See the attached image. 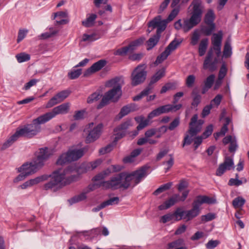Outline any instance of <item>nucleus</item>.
<instances>
[{
	"label": "nucleus",
	"instance_id": "obj_23",
	"mask_svg": "<svg viewBox=\"0 0 249 249\" xmlns=\"http://www.w3.org/2000/svg\"><path fill=\"white\" fill-rule=\"evenodd\" d=\"M214 105L216 106L218 105V95L215 96L214 98L211 101V104L209 105L206 106L203 108L201 113V116L202 117H205L210 113V110Z\"/></svg>",
	"mask_w": 249,
	"mask_h": 249
},
{
	"label": "nucleus",
	"instance_id": "obj_52",
	"mask_svg": "<svg viewBox=\"0 0 249 249\" xmlns=\"http://www.w3.org/2000/svg\"><path fill=\"white\" fill-rule=\"evenodd\" d=\"M113 144H109L105 147H103L99 150V153L104 155L110 152L113 149Z\"/></svg>",
	"mask_w": 249,
	"mask_h": 249
},
{
	"label": "nucleus",
	"instance_id": "obj_61",
	"mask_svg": "<svg viewBox=\"0 0 249 249\" xmlns=\"http://www.w3.org/2000/svg\"><path fill=\"white\" fill-rule=\"evenodd\" d=\"M37 82L38 80L36 79H33L31 80L29 82H27L25 85L23 89L26 90H28L29 89H30L31 87L36 85Z\"/></svg>",
	"mask_w": 249,
	"mask_h": 249
},
{
	"label": "nucleus",
	"instance_id": "obj_48",
	"mask_svg": "<svg viewBox=\"0 0 249 249\" xmlns=\"http://www.w3.org/2000/svg\"><path fill=\"white\" fill-rule=\"evenodd\" d=\"M120 201V199L119 197H114L110 198V199L103 202V203L105 205V207L109 206V205H113L115 204H117Z\"/></svg>",
	"mask_w": 249,
	"mask_h": 249
},
{
	"label": "nucleus",
	"instance_id": "obj_43",
	"mask_svg": "<svg viewBox=\"0 0 249 249\" xmlns=\"http://www.w3.org/2000/svg\"><path fill=\"white\" fill-rule=\"evenodd\" d=\"M62 102L59 98H58L57 95H55L52 97L47 103L46 105V108H50L54 106V105Z\"/></svg>",
	"mask_w": 249,
	"mask_h": 249
},
{
	"label": "nucleus",
	"instance_id": "obj_36",
	"mask_svg": "<svg viewBox=\"0 0 249 249\" xmlns=\"http://www.w3.org/2000/svg\"><path fill=\"white\" fill-rule=\"evenodd\" d=\"M101 162L102 160L98 159L93 162L88 163L84 166L87 170H92L100 165Z\"/></svg>",
	"mask_w": 249,
	"mask_h": 249
},
{
	"label": "nucleus",
	"instance_id": "obj_27",
	"mask_svg": "<svg viewBox=\"0 0 249 249\" xmlns=\"http://www.w3.org/2000/svg\"><path fill=\"white\" fill-rule=\"evenodd\" d=\"M219 63H222V65L220 67V70H219V85L221 83V81L223 79L225 76H226L228 69L227 67V64L225 62L223 61V60L221 61H219Z\"/></svg>",
	"mask_w": 249,
	"mask_h": 249
},
{
	"label": "nucleus",
	"instance_id": "obj_22",
	"mask_svg": "<svg viewBox=\"0 0 249 249\" xmlns=\"http://www.w3.org/2000/svg\"><path fill=\"white\" fill-rule=\"evenodd\" d=\"M21 137L17 130L15 133L11 136L7 140L3 143L1 146V150H5L10 146L15 141Z\"/></svg>",
	"mask_w": 249,
	"mask_h": 249
},
{
	"label": "nucleus",
	"instance_id": "obj_46",
	"mask_svg": "<svg viewBox=\"0 0 249 249\" xmlns=\"http://www.w3.org/2000/svg\"><path fill=\"white\" fill-rule=\"evenodd\" d=\"M170 54V52H168L167 50H165L164 52L157 57L155 63L160 64L162 63Z\"/></svg>",
	"mask_w": 249,
	"mask_h": 249
},
{
	"label": "nucleus",
	"instance_id": "obj_14",
	"mask_svg": "<svg viewBox=\"0 0 249 249\" xmlns=\"http://www.w3.org/2000/svg\"><path fill=\"white\" fill-rule=\"evenodd\" d=\"M70 104L69 103H63L57 107H54L51 112L44 114L48 121L58 114H64L67 113L70 109Z\"/></svg>",
	"mask_w": 249,
	"mask_h": 249
},
{
	"label": "nucleus",
	"instance_id": "obj_13",
	"mask_svg": "<svg viewBox=\"0 0 249 249\" xmlns=\"http://www.w3.org/2000/svg\"><path fill=\"white\" fill-rule=\"evenodd\" d=\"M215 19V15L213 11L210 9L208 11L204 17V22L206 26L202 28L203 33L206 36L211 35L215 28V25L213 23Z\"/></svg>",
	"mask_w": 249,
	"mask_h": 249
},
{
	"label": "nucleus",
	"instance_id": "obj_4",
	"mask_svg": "<svg viewBox=\"0 0 249 249\" xmlns=\"http://www.w3.org/2000/svg\"><path fill=\"white\" fill-rule=\"evenodd\" d=\"M148 167L142 166L139 169L132 172L130 173H124L123 184L122 187L123 190H126L129 188H133L139 184L147 175Z\"/></svg>",
	"mask_w": 249,
	"mask_h": 249
},
{
	"label": "nucleus",
	"instance_id": "obj_63",
	"mask_svg": "<svg viewBox=\"0 0 249 249\" xmlns=\"http://www.w3.org/2000/svg\"><path fill=\"white\" fill-rule=\"evenodd\" d=\"M160 114H161L160 112V109H159V108L158 107V108L154 109L152 111H151L148 114L147 118L150 120L151 119L153 118L154 117L158 116H159Z\"/></svg>",
	"mask_w": 249,
	"mask_h": 249
},
{
	"label": "nucleus",
	"instance_id": "obj_64",
	"mask_svg": "<svg viewBox=\"0 0 249 249\" xmlns=\"http://www.w3.org/2000/svg\"><path fill=\"white\" fill-rule=\"evenodd\" d=\"M243 183L242 180H240L238 178H231L229 182L230 185H235L238 186Z\"/></svg>",
	"mask_w": 249,
	"mask_h": 249
},
{
	"label": "nucleus",
	"instance_id": "obj_50",
	"mask_svg": "<svg viewBox=\"0 0 249 249\" xmlns=\"http://www.w3.org/2000/svg\"><path fill=\"white\" fill-rule=\"evenodd\" d=\"M82 70L81 69L74 70L69 72V77L71 79H74L78 78L81 74Z\"/></svg>",
	"mask_w": 249,
	"mask_h": 249
},
{
	"label": "nucleus",
	"instance_id": "obj_39",
	"mask_svg": "<svg viewBox=\"0 0 249 249\" xmlns=\"http://www.w3.org/2000/svg\"><path fill=\"white\" fill-rule=\"evenodd\" d=\"M111 173V170L107 169L103 172L98 174L93 178L95 181H100L104 179L106 177L108 176Z\"/></svg>",
	"mask_w": 249,
	"mask_h": 249
},
{
	"label": "nucleus",
	"instance_id": "obj_44",
	"mask_svg": "<svg viewBox=\"0 0 249 249\" xmlns=\"http://www.w3.org/2000/svg\"><path fill=\"white\" fill-rule=\"evenodd\" d=\"M201 127L198 125H192L189 126V129L188 130L189 135L191 137H194L197 135V134L200 131Z\"/></svg>",
	"mask_w": 249,
	"mask_h": 249
},
{
	"label": "nucleus",
	"instance_id": "obj_24",
	"mask_svg": "<svg viewBox=\"0 0 249 249\" xmlns=\"http://www.w3.org/2000/svg\"><path fill=\"white\" fill-rule=\"evenodd\" d=\"M161 33H157L153 36L152 37H150L148 40L147 41V44L148 48L147 49L148 50H151L154 46H155L158 42H159L160 37Z\"/></svg>",
	"mask_w": 249,
	"mask_h": 249
},
{
	"label": "nucleus",
	"instance_id": "obj_2",
	"mask_svg": "<svg viewBox=\"0 0 249 249\" xmlns=\"http://www.w3.org/2000/svg\"><path fill=\"white\" fill-rule=\"evenodd\" d=\"M50 155L51 152L48 148L39 149L33 160L30 163L23 164L18 168V172H23L27 177L34 174L44 166Z\"/></svg>",
	"mask_w": 249,
	"mask_h": 249
},
{
	"label": "nucleus",
	"instance_id": "obj_6",
	"mask_svg": "<svg viewBox=\"0 0 249 249\" xmlns=\"http://www.w3.org/2000/svg\"><path fill=\"white\" fill-rule=\"evenodd\" d=\"M192 5L193 6L192 16L190 19H184L183 23V30L187 32L201 21L203 6L199 0H194Z\"/></svg>",
	"mask_w": 249,
	"mask_h": 249
},
{
	"label": "nucleus",
	"instance_id": "obj_47",
	"mask_svg": "<svg viewBox=\"0 0 249 249\" xmlns=\"http://www.w3.org/2000/svg\"><path fill=\"white\" fill-rule=\"evenodd\" d=\"M200 35L198 30H195L191 37V44L192 45H196L197 44L198 40L200 38Z\"/></svg>",
	"mask_w": 249,
	"mask_h": 249
},
{
	"label": "nucleus",
	"instance_id": "obj_17",
	"mask_svg": "<svg viewBox=\"0 0 249 249\" xmlns=\"http://www.w3.org/2000/svg\"><path fill=\"white\" fill-rule=\"evenodd\" d=\"M107 64V61L105 60L101 59L94 63L88 69L84 72L85 77L89 75L99 71Z\"/></svg>",
	"mask_w": 249,
	"mask_h": 249
},
{
	"label": "nucleus",
	"instance_id": "obj_54",
	"mask_svg": "<svg viewBox=\"0 0 249 249\" xmlns=\"http://www.w3.org/2000/svg\"><path fill=\"white\" fill-rule=\"evenodd\" d=\"M213 131V126L212 124H210L206 127L205 130L202 134V136H203V138L206 139L210 136L212 134Z\"/></svg>",
	"mask_w": 249,
	"mask_h": 249
},
{
	"label": "nucleus",
	"instance_id": "obj_26",
	"mask_svg": "<svg viewBox=\"0 0 249 249\" xmlns=\"http://www.w3.org/2000/svg\"><path fill=\"white\" fill-rule=\"evenodd\" d=\"M135 121L139 123V125L137 127L138 131L142 129L147 125H148L149 120V119H145L143 116H138L135 118Z\"/></svg>",
	"mask_w": 249,
	"mask_h": 249
},
{
	"label": "nucleus",
	"instance_id": "obj_62",
	"mask_svg": "<svg viewBox=\"0 0 249 249\" xmlns=\"http://www.w3.org/2000/svg\"><path fill=\"white\" fill-rule=\"evenodd\" d=\"M215 217L214 214L211 213H209L206 215H202L201 216V221L202 222H205L211 221V220L213 219Z\"/></svg>",
	"mask_w": 249,
	"mask_h": 249
},
{
	"label": "nucleus",
	"instance_id": "obj_20",
	"mask_svg": "<svg viewBox=\"0 0 249 249\" xmlns=\"http://www.w3.org/2000/svg\"><path fill=\"white\" fill-rule=\"evenodd\" d=\"M194 202L199 207L202 204L206 203L211 204L216 203V199L206 196H199L195 199Z\"/></svg>",
	"mask_w": 249,
	"mask_h": 249
},
{
	"label": "nucleus",
	"instance_id": "obj_21",
	"mask_svg": "<svg viewBox=\"0 0 249 249\" xmlns=\"http://www.w3.org/2000/svg\"><path fill=\"white\" fill-rule=\"evenodd\" d=\"M231 41L230 37L229 36L225 43L222 59L223 58H228L231 55L232 49L231 45Z\"/></svg>",
	"mask_w": 249,
	"mask_h": 249
},
{
	"label": "nucleus",
	"instance_id": "obj_25",
	"mask_svg": "<svg viewBox=\"0 0 249 249\" xmlns=\"http://www.w3.org/2000/svg\"><path fill=\"white\" fill-rule=\"evenodd\" d=\"M136 109L135 105L134 104H131L129 105H127L123 107L119 113V115L120 118H122L124 116L127 115L131 111H133Z\"/></svg>",
	"mask_w": 249,
	"mask_h": 249
},
{
	"label": "nucleus",
	"instance_id": "obj_59",
	"mask_svg": "<svg viewBox=\"0 0 249 249\" xmlns=\"http://www.w3.org/2000/svg\"><path fill=\"white\" fill-rule=\"evenodd\" d=\"M161 114L172 111V105H166L159 107Z\"/></svg>",
	"mask_w": 249,
	"mask_h": 249
},
{
	"label": "nucleus",
	"instance_id": "obj_31",
	"mask_svg": "<svg viewBox=\"0 0 249 249\" xmlns=\"http://www.w3.org/2000/svg\"><path fill=\"white\" fill-rule=\"evenodd\" d=\"M223 125L219 131V136H224L228 130V125L231 122V120L229 117H226L223 120Z\"/></svg>",
	"mask_w": 249,
	"mask_h": 249
},
{
	"label": "nucleus",
	"instance_id": "obj_49",
	"mask_svg": "<svg viewBox=\"0 0 249 249\" xmlns=\"http://www.w3.org/2000/svg\"><path fill=\"white\" fill-rule=\"evenodd\" d=\"M71 92L69 90H62L56 94L58 98L61 102H63L67 97L69 96Z\"/></svg>",
	"mask_w": 249,
	"mask_h": 249
},
{
	"label": "nucleus",
	"instance_id": "obj_60",
	"mask_svg": "<svg viewBox=\"0 0 249 249\" xmlns=\"http://www.w3.org/2000/svg\"><path fill=\"white\" fill-rule=\"evenodd\" d=\"M180 121L178 117L176 118L169 124L168 129L170 130H173L179 124Z\"/></svg>",
	"mask_w": 249,
	"mask_h": 249
},
{
	"label": "nucleus",
	"instance_id": "obj_15",
	"mask_svg": "<svg viewBox=\"0 0 249 249\" xmlns=\"http://www.w3.org/2000/svg\"><path fill=\"white\" fill-rule=\"evenodd\" d=\"M167 22L165 20H161L160 16L156 17L148 23V28H151V30L157 28V33H161L166 28Z\"/></svg>",
	"mask_w": 249,
	"mask_h": 249
},
{
	"label": "nucleus",
	"instance_id": "obj_19",
	"mask_svg": "<svg viewBox=\"0 0 249 249\" xmlns=\"http://www.w3.org/2000/svg\"><path fill=\"white\" fill-rule=\"evenodd\" d=\"M179 201V195L175 194L169 199L165 201L158 207L160 210H166L173 206L176 203Z\"/></svg>",
	"mask_w": 249,
	"mask_h": 249
},
{
	"label": "nucleus",
	"instance_id": "obj_42",
	"mask_svg": "<svg viewBox=\"0 0 249 249\" xmlns=\"http://www.w3.org/2000/svg\"><path fill=\"white\" fill-rule=\"evenodd\" d=\"M245 203V200L241 197H237L232 201V205L235 208H239L242 207Z\"/></svg>",
	"mask_w": 249,
	"mask_h": 249
},
{
	"label": "nucleus",
	"instance_id": "obj_56",
	"mask_svg": "<svg viewBox=\"0 0 249 249\" xmlns=\"http://www.w3.org/2000/svg\"><path fill=\"white\" fill-rule=\"evenodd\" d=\"M179 12V9L178 8H175L174 9L169 16L168 17L167 19L165 20L167 21V22L171 21L178 15V13Z\"/></svg>",
	"mask_w": 249,
	"mask_h": 249
},
{
	"label": "nucleus",
	"instance_id": "obj_28",
	"mask_svg": "<svg viewBox=\"0 0 249 249\" xmlns=\"http://www.w3.org/2000/svg\"><path fill=\"white\" fill-rule=\"evenodd\" d=\"M144 41V38H140L131 42L128 46H127L129 52H131L135 50L137 48L142 45Z\"/></svg>",
	"mask_w": 249,
	"mask_h": 249
},
{
	"label": "nucleus",
	"instance_id": "obj_7",
	"mask_svg": "<svg viewBox=\"0 0 249 249\" xmlns=\"http://www.w3.org/2000/svg\"><path fill=\"white\" fill-rule=\"evenodd\" d=\"M212 41L213 48L209 51L204 62L203 68L213 71L216 69L218 65V34L213 35Z\"/></svg>",
	"mask_w": 249,
	"mask_h": 249
},
{
	"label": "nucleus",
	"instance_id": "obj_9",
	"mask_svg": "<svg viewBox=\"0 0 249 249\" xmlns=\"http://www.w3.org/2000/svg\"><path fill=\"white\" fill-rule=\"evenodd\" d=\"M146 69L145 64H140L135 68L131 74L132 86H136L144 82L147 76Z\"/></svg>",
	"mask_w": 249,
	"mask_h": 249
},
{
	"label": "nucleus",
	"instance_id": "obj_53",
	"mask_svg": "<svg viewBox=\"0 0 249 249\" xmlns=\"http://www.w3.org/2000/svg\"><path fill=\"white\" fill-rule=\"evenodd\" d=\"M196 79V77L194 75H189L188 76H187L186 80V86L189 87H192L193 86V84L195 83Z\"/></svg>",
	"mask_w": 249,
	"mask_h": 249
},
{
	"label": "nucleus",
	"instance_id": "obj_57",
	"mask_svg": "<svg viewBox=\"0 0 249 249\" xmlns=\"http://www.w3.org/2000/svg\"><path fill=\"white\" fill-rule=\"evenodd\" d=\"M179 12V9L178 8H175L174 9L169 16L168 17L167 19L165 20L167 21V22L171 21L178 15V13Z\"/></svg>",
	"mask_w": 249,
	"mask_h": 249
},
{
	"label": "nucleus",
	"instance_id": "obj_51",
	"mask_svg": "<svg viewBox=\"0 0 249 249\" xmlns=\"http://www.w3.org/2000/svg\"><path fill=\"white\" fill-rule=\"evenodd\" d=\"M215 76L213 74H211L209 76L204 82V85L207 87L211 88L214 81Z\"/></svg>",
	"mask_w": 249,
	"mask_h": 249
},
{
	"label": "nucleus",
	"instance_id": "obj_3",
	"mask_svg": "<svg viewBox=\"0 0 249 249\" xmlns=\"http://www.w3.org/2000/svg\"><path fill=\"white\" fill-rule=\"evenodd\" d=\"M122 81V78L116 77L107 82L106 86L112 87V89L105 94L100 104L98 105L97 108L100 109L107 105L109 101L113 102L118 101L122 95L121 84Z\"/></svg>",
	"mask_w": 249,
	"mask_h": 249
},
{
	"label": "nucleus",
	"instance_id": "obj_32",
	"mask_svg": "<svg viewBox=\"0 0 249 249\" xmlns=\"http://www.w3.org/2000/svg\"><path fill=\"white\" fill-rule=\"evenodd\" d=\"M165 70L164 68L158 71L151 78L150 80L151 84H154L158 81L160 78L163 77L165 75Z\"/></svg>",
	"mask_w": 249,
	"mask_h": 249
},
{
	"label": "nucleus",
	"instance_id": "obj_55",
	"mask_svg": "<svg viewBox=\"0 0 249 249\" xmlns=\"http://www.w3.org/2000/svg\"><path fill=\"white\" fill-rule=\"evenodd\" d=\"M179 12V9L178 8H175L174 9L169 16L168 17L167 19L165 20L167 21V22L171 21L178 15V13Z\"/></svg>",
	"mask_w": 249,
	"mask_h": 249
},
{
	"label": "nucleus",
	"instance_id": "obj_35",
	"mask_svg": "<svg viewBox=\"0 0 249 249\" xmlns=\"http://www.w3.org/2000/svg\"><path fill=\"white\" fill-rule=\"evenodd\" d=\"M181 40H177L175 39L173 40L166 48L165 50H167V51L170 52L171 53V52L176 50L180 44L181 43Z\"/></svg>",
	"mask_w": 249,
	"mask_h": 249
},
{
	"label": "nucleus",
	"instance_id": "obj_8",
	"mask_svg": "<svg viewBox=\"0 0 249 249\" xmlns=\"http://www.w3.org/2000/svg\"><path fill=\"white\" fill-rule=\"evenodd\" d=\"M85 152V148L70 150L59 157L56 161V164L63 165L67 162L77 160L84 155Z\"/></svg>",
	"mask_w": 249,
	"mask_h": 249
},
{
	"label": "nucleus",
	"instance_id": "obj_10",
	"mask_svg": "<svg viewBox=\"0 0 249 249\" xmlns=\"http://www.w3.org/2000/svg\"><path fill=\"white\" fill-rule=\"evenodd\" d=\"M93 123L89 124L88 126L85 129V131L87 133V136L86 138L87 143L94 142L97 140L101 136L103 127V124L100 123L93 128Z\"/></svg>",
	"mask_w": 249,
	"mask_h": 249
},
{
	"label": "nucleus",
	"instance_id": "obj_40",
	"mask_svg": "<svg viewBox=\"0 0 249 249\" xmlns=\"http://www.w3.org/2000/svg\"><path fill=\"white\" fill-rule=\"evenodd\" d=\"M101 96V95L99 93L96 92H94L88 97L87 102L88 104L93 103L99 100Z\"/></svg>",
	"mask_w": 249,
	"mask_h": 249
},
{
	"label": "nucleus",
	"instance_id": "obj_18",
	"mask_svg": "<svg viewBox=\"0 0 249 249\" xmlns=\"http://www.w3.org/2000/svg\"><path fill=\"white\" fill-rule=\"evenodd\" d=\"M234 168V163L232 159L227 157L223 163L219 165V176L222 175L227 170H230Z\"/></svg>",
	"mask_w": 249,
	"mask_h": 249
},
{
	"label": "nucleus",
	"instance_id": "obj_5",
	"mask_svg": "<svg viewBox=\"0 0 249 249\" xmlns=\"http://www.w3.org/2000/svg\"><path fill=\"white\" fill-rule=\"evenodd\" d=\"M48 122L44 114L33 120L31 124L25 125L23 127L17 130L21 137L32 138L41 131V124Z\"/></svg>",
	"mask_w": 249,
	"mask_h": 249
},
{
	"label": "nucleus",
	"instance_id": "obj_12",
	"mask_svg": "<svg viewBox=\"0 0 249 249\" xmlns=\"http://www.w3.org/2000/svg\"><path fill=\"white\" fill-rule=\"evenodd\" d=\"M200 212L199 207L194 202L193 208L188 211H183L181 208H178L176 210V213L179 215L178 219H184L186 221H190L197 216Z\"/></svg>",
	"mask_w": 249,
	"mask_h": 249
},
{
	"label": "nucleus",
	"instance_id": "obj_30",
	"mask_svg": "<svg viewBox=\"0 0 249 249\" xmlns=\"http://www.w3.org/2000/svg\"><path fill=\"white\" fill-rule=\"evenodd\" d=\"M174 217H175L176 221H179L180 220L178 219L179 218V215L176 213V211L173 213H169L161 216L160 221L163 223H165L173 220Z\"/></svg>",
	"mask_w": 249,
	"mask_h": 249
},
{
	"label": "nucleus",
	"instance_id": "obj_11",
	"mask_svg": "<svg viewBox=\"0 0 249 249\" xmlns=\"http://www.w3.org/2000/svg\"><path fill=\"white\" fill-rule=\"evenodd\" d=\"M124 176V173H120L111 178L110 180L108 181L101 182L99 186L106 189L116 190L120 188L123 189L122 184H123Z\"/></svg>",
	"mask_w": 249,
	"mask_h": 249
},
{
	"label": "nucleus",
	"instance_id": "obj_1",
	"mask_svg": "<svg viewBox=\"0 0 249 249\" xmlns=\"http://www.w3.org/2000/svg\"><path fill=\"white\" fill-rule=\"evenodd\" d=\"M73 171L74 169L71 167H68L63 171L59 170L54 171L50 176V181L44 185V189L56 191L67 182H70L75 179V176L71 174Z\"/></svg>",
	"mask_w": 249,
	"mask_h": 249
},
{
	"label": "nucleus",
	"instance_id": "obj_41",
	"mask_svg": "<svg viewBox=\"0 0 249 249\" xmlns=\"http://www.w3.org/2000/svg\"><path fill=\"white\" fill-rule=\"evenodd\" d=\"M48 178V176L47 175H43L30 179L32 186L47 180Z\"/></svg>",
	"mask_w": 249,
	"mask_h": 249
},
{
	"label": "nucleus",
	"instance_id": "obj_38",
	"mask_svg": "<svg viewBox=\"0 0 249 249\" xmlns=\"http://www.w3.org/2000/svg\"><path fill=\"white\" fill-rule=\"evenodd\" d=\"M16 57L18 63H22L29 60L30 59V55L25 53H21L17 54L16 55Z\"/></svg>",
	"mask_w": 249,
	"mask_h": 249
},
{
	"label": "nucleus",
	"instance_id": "obj_34",
	"mask_svg": "<svg viewBox=\"0 0 249 249\" xmlns=\"http://www.w3.org/2000/svg\"><path fill=\"white\" fill-rule=\"evenodd\" d=\"M184 242L182 239H178L173 242L169 243L167 245V249H176L178 247L184 245Z\"/></svg>",
	"mask_w": 249,
	"mask_h": 249
},
{
	"label": "nucleus",
	"instance_id": "obj_45",
	"mask_svg": "<svg viewBox=\"0 0 249 249\" xmlns=\"http://www.w3.org/2000/svg\"><path fill=\"white\" fill-rule=\"evenodd\" d=\"M172 185V182H168L160 186L154 193L155 195H157L164 191H165L170 188Z\"/></svg>",
	"mask_w": 249,
	"mask_h": 249
},
{
	"label": "nucleus",
	"instance_id": "obj_58",
	"mask_svg": "<svg viewBox=\"0 0 249 249\" xmlns=\"http://www.w3.org/2000/svg\"><path fill=\"white\" fill-rule=\"evenodd\" d=\"M128 52H129V51L127 46H126L116 50L114 52V54L116 55L124 56Z\"/></svg>",
	"mask_w": 249,
	"mask_h": 249
},
{
	"label": "nucleus",
	"instance_id": "obj_16",
	"mask_svg": "<svg viewBox=\"0 0 249 249\" xmlns=\"http://www.w3.org/2000/svg\"><path fill=\"white\" fill-rule=\"evenodd\" d=\"M132 125V120L128 119L118 126L115 129V137L114 142H116L125 135V130Z\"/></svg>",
	"mask_w": 249,
	"mask_h": 249
},
{
	"label": "nucleus",
	"instance_id": "obj_33",
	"mask_svg": "<svg viewBox=\"0 0 249 249\" xmlns=\"http://www.w3.org/2000/svg\"><path fill=\"white\" fill-rule=\"evenodd\" d=\"M208 43V40L207 38H204L201 40L200 42L198 48V52L200 56H203L206 51Z\"/></svg>",
	"mask_w": 249,
	"mask_h": 249
},
{
	"label": "nucleus",
	"instance_id": "obj_37",
	"mask_svg": "<svg viewBox=\"0 0 249 249\" xmlns=\"http://www.w3.org/2000/svg\"><path fill=\"white\" fill-rule=\"evenodd\" d=\"M86 198V195L85 193H82L77 196H76L69 200L71 205L73 204L81 201L84 200Z\"/></svg>",
	"mask_w": 249,
	"mask_h": 249
},
{
	"label": "nucleus",
	"instance_id": "obj_29",
	"mask_svg": "<svg viewBox=\"0 0 249 249\" xmlns=\"http://www.w3.org/2000/svg\"><path fill=\"white\" fill-rule=\"evenodd\" d=\"M97 15L94 14L89 15L87 18L82 22V25L86 27H90L93 25Z\"/></svg>",
	"mask_w": 249,
	"mask_h": 249
}]
</instances>
